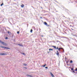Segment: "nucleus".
<instances>
[{
  "label": "nucleus",
  "mask_w": 77,
  "mask_h": 77,
  "mask_svg": "<svg viewBox=\"0 0 77 77\" xmlns=\"http://www.w3.org/2000/svg\"><path fill=\"white\" fill-rule=\"evenodd\" d=\"M62 50H63V52H64V49H63V48H62Z\"/></svg>",
  "instance_id": "nucleus-20"
},
{
  "label": "nucleus",
  "mask_w": 77,
  "mask_h": 77,
  "mask_svg": "<svg viewBox=\"0 0 77 77\" xmlns=\"http://www.w3.org/2000/svg\"><path fill=\"white\" fill-rule=\"evenodd\" d=\"M76 71H77V68H76V69L75 70Z\"/></svg>",
  "instance_id": "nucleus-28"
},
{
  "label": "nucleus",
  "mask_w": 77,
  "mask_h": 77,
  "mask_svg": "<svg viewBox=\"0 0 77 77\" xmlns=\"http://www.w3.org/2000/svg\"><path fill=\"white\" fill-rule=\"evenodd\" d=\"M19 33H20V32L19 31L17 32V33L18 34Z\"/></svg>",
  "instance_id": "nucleus-29"
},
{
  "label": "nucleus",
  "mask_w": 77,
  "mask_h": 77,
  "mask_svg": "<svg viewBox=\"0 0 77 77\" xmlns=\"http://www.w3.org/2000/svg\"><path fill=\"white\" fill-rule=\"evenodd\" d=\"M70 63H72V60H71L70 61Z\"/></svg>",
  "instance_id": "nucleus-18"
},
{
  "label": "nucleus",
  "mask_w": 77,
  "mask_h": 77,
  "mask_svg": "<svg viewBox=\"0 0 77 77\" xmlns=\"http://www.w3.org/2000/svg\"><path fill=\"white\" fill-rule=\"evenodd\" d=\"M18 45H19L20 47H23V45H20V44H18Z\"/></svg>",
  "instance_id": "nucleus-9"
},
{
  "label": "nucleus",
  "mask_w": 77,
  "mask_h": 77,
  "mask_svg": "<svg viewBox=\"0 0 77 77\" xmlns=\"http://www.w3.org/2000/svg\"><path fill=\"white\" fill-rule=\"evenodd\" d=\"M45 68L46 69H48V67H45Z\"/></svg>",
  "instance_id": "nucleus-25"
},
{
  "label": "nucleus",
  "mask_w": 77,
  "mask_h": 77,
  "mask_svg": "<svg viewBox=\"0 0 77 77\" xmlns=\"http://www.w3.org/2000/svg\"><path fill=\"white\" fill-rule=\"evenodd\" d=\"M27 77H32L33 76L32 75H30L29 74H27L26 75Z\"/></svg>",
  "instance_id": "nucleus-5"
},
{
  "label": "nucleus",
  "mask_w": 77,
  "mask_h": 77,
  "mask_svg": "<svg viewBox=\"0 0 77 77\" xmlns=\"http://www.w3.org/2000/svg\"><path fill=\"white\" fill-rule=\"evenodd\" d=\"M62 49V48H59V49H58V50H59V51H60V49Z\"/></svg>",
  "instance_id": "nucleus-11"
},
{
  "label": "nucleus",
  "mask_w": 77,
  "mask_h": 77,
  "mask_svg": "<svg viewBox=\"0 0 77 77\" xmlns=\"http://www.w3.org/2000/svg\"><path fill=\"white\" fill-rule=\"evenodd\" d=\"M45 25H47V23H46V22H45Z\"/></svg>",
  "instance_id": "nucleus-12"
},
{
  "label": "nucleus",
  "mask_w": 77,
  "mask_h": 77,
  "mask_svg": "<svg viewBox=\"0 0 77 77\" xmlns=\"http://www.w3.org/2000/svg\"><path fill=\"white\" fill-rule=\"evenodd\" d=\"M52 47H53L54 48H55V49H56V46H53Z\"/></svg>",
  "instance_id": "nucleus-10"
},
{
  "label": "nucleus",
  "mask_w": 77,
  "mask_h": 77,
  "mask_svg": "<svg viewBox=\"0 0 77 77\" xmlns=\"http://www.w3.org/2000/svg\"><path fill=\"white\" fill-rule=\"evenodd\" d=\"M40 18L42 19V17H40Z\"/></svg>",
  "instance_id": "nucleus-31"
},
{
  "label": "nucleus",
  "mask_w": 77,
  "mask_h": 77,
  "mask_svg": "<svg viewBox=\"0 0 77 77\" xmlns=\"http://www.w3.org/2000/svg\"><path fill=\"white\" fill-rule=\"evenodd\" d=\"M42 37H43V35H42Z\"/></svg>",
  "instance_id": "nucleus-33"
},
{
  "label": "nucleus",
  "mask_w": 77,
  "mask_h": 77,
  "mask_svg": "<svg viewBox=\"0 0 77 77\" xmlns=\"http://www.w3.org/2000/svg\"><path fill=\"white\" fill-rule=\"evenodd\" d=\"M57 56H59V52H58V51H57Z\"/></svg>",
  "instance_id": "nucleus-7"
},
{
  "label": "nucleus",
  "mask_w": 77,
  "mask_h": 77,
  "mask_svg": "<svg viewBox=\"0 0 77 77\" xmlns=\"http://www.w3.org/2000/svg\"><path fill=\"white\" fill-rule=\"evenodd\" d=\"M75 3H77V0H75Z\"/></svg>",
  "instance_id": "nucleus-16"
},
{
  "label": "nucleus",
  "mask_w": 77,
  "mask_h": 77,
  "mask_svg": "<svg viewBox=\"0 0 77 77\" xmlns=\"http://www.w3.org/2000/svg\"><path fill=\"white\" fill-rule=\"evenodd\" d=\"M64 17H65V16H64Z\"/></svg>",
  "instance_id": "nucleus-36"
},
{
  "label": "nucleus",
  "mask_w": 77,
  "mask_h": 77,
  "mask_svg": "<svg viewBox=\"0 0 77 77\" xmlns=\"http://www.w3.org/2000/svg\"><path fill=\"white\" fill-rule=\"evenodd\" d=\"M72 72H73V73H75V71L74 70V71H73Z\"/></svg>",
  "instance_id": "nucleus-27"
},
{
  "label": "nucleus",
  "mask_w": 77,
  "mask_h": 77,
  "mask_svg": "<svg viewBox=\"0 0 77 77\" xmlns=\"http://www.w3.org/2000/svg\"><path fill=\"white\" fill-rule=\"evenodd\" d=\"M26 68V69H27V68Z\"/></svg>",
  "instance_id": "nucleus-35"
},
{
  "label": "nucleus",
  "mask_w": 77,
  "mask_h": 77,
  "mask_svg": "<svg viewBox=\"0 0 77 77\" xmlns=\"http://www.w3.org/2000/svg\"><path fill=\"white\" fill-rule=\"evenodd\" d=\"M45 66H46V64H45L43 66H43V67H45Z\"/></svg>",
  "instance_id": "nucleus-15"
},
{
  "label": "nucleus",
  "mask_w": 77,
  "mask_h": 77,
  "mask_svg": "<svg viewBox=\"0 0 77 77\" xmlns=\"http://www.w3.org/2000/svg\"><path fill=\"white\" fill-rule=\"evenodd\" d=\"M72 30H73V29H72Z\"/></svg>",
  "instance_id": "nucleus-34"
},
{
  "label": "nucleus",
  "mask_w": 77,
  "mask_h": 77,
  "mask_svg": "<svg viewBox=\"0 0 77 77\" xmlns=\"http://www.w3.org/2000/svg\"><path fill=\"white\" fill-rule=\"evenodd\" d=\"M6 53H0V55L2 56H5V55H6Z\"/></svg>",
  "instance_id": "nucleus-2"
},
{
  "label": "nucleus",
  "mask_w": 77,
  "mask_h": 77,
  "mask_svg": "<svg viewBox=\"0 0 77 77\" xmlns=\"http://www.w3.org/2000/svg\"><path fill=\"white\" fill-rule=\"evenodd\" d=\"M1 47L2 48H4V49H9V48L8 47H5L2 46H1Z\"/></svg>",
  "instance_id": "nucleus-1"
},
{
  "label": "nucleus",
  "mask_w": 77,
  "mask_h": 77,
  "mask_svg": "<svg viewBox=\"0 0 77 77\" xmlns=\"http://www.w3.org/2000/svg\"><path fill=\"white\" fill-rule=\"evenodd\" d=\"M0 43H2V44H3V45H5V43L3 42H2L1 40H0Z\"/></svg>",
  "instance_id": "nucleus-3"
},
{
  "label": "nucleus",
  "mask_w": 77,
  "mask_h": 77,
  "mask_svg": "<svg viewBox=\"0 0 77 77\" xmlns=\"http://www.w3.org/2000/svg\"><path fill=\"white\" fill-rule=\"evenodd\" d=\"M49 51L51 50L52 51H53V49H52L50 48V49H49Z\"/></svg>",
  "instance_id": "nucleus-13"
},
{
  "label": "nucleus",
  "mask_w": 77,
  "mask_h": 77,
  "mask_svg": "<svg viewBox=\"0 0 77 77\" xmlns=\"http://www.w3.org/2000/svg\"><path fill=\"white\" fill-rule=\"evenodd\" d=\"M21 53V54H23V55H26V54H24V53Z\"/></svg>",
  "instance_id": "nucleus-14"
},
{
  "label": "nucleus",
  "mask_w": 77,
  "mask_h": 77,
  "mask_svg": "<svg viewBox=\"0 0 77 77\" xmlns=\"http://www.w3.org/2000/svg\"><path fill=\"white\" fill-rule=\"evenodd\" d=\"M50 74L51 75L52 77H54V75H53V73H52L51 72L50 73Z\"/></svg>",
  "instance_id": "nucleus-6"
},
{
  "label": "nucleus",
  "mask_w": 77,
  "mask_h": 77,
  "mask_svg": "<svg viewBox=\"0 0 77 77\" xmlns=\"http://www.w3.org/2000/svg\"><path fill=\"white\" fill-rule=\"evenodd\" d=\"M8 39V37H6L5 38V39Z\"/></svg>",
  "instance_id": "nucleus-24"
},
{
  "label": "nucleus",
  "mask_w": 77,
  "mask_h": 77,
  "mask_svg": "<svg viewBox=\"0 0 77 77\" xmlns=\"http://www.w3.org/2000/svg\"><path fill=\"white\" fill-rule=\"evenodd\" d=\"M21 8H24V5L22 4V5H21Z\"/></svg>",
  "instance_id": "nucleus-8"
},
{
  "label": "nucleus",
  "mask_w": 77,
  "mask_h": 77,
  "mask_svg": "<svg viewBox=\"0 0 77 77\" xmlns=\"http://www.w3.org/2000/svg\"><path fill=\"white\" fill-rule=\"evenodd\" d=\"M57 42H59L58 41H57Z\"/></svg>",
  "instance_id": "nucleus-32"
},
{
  "label": "nucleus",
  "mask_w": 77,
  "mask_h": 77,
  "mask_svg": "<svg viewBox=\"0 0 77 77\" xmlns=\"http://www.w3.org/2000/svg\"><path fill=\"white\" fill-rule=\"evenodd\" d=\"M75 33V32H74L73 33H72V35L73 36H75V37H77V35L74 34Z\"/></svg>",
  "instance_id": "nucleus-4"
},
{
  "label": "nucleus",
  "mask_w": 77,
  "mask_h": 77,
  "mask_svg": "<svg viewBox=\"0 0 77 77\" xmlns=\"http://www.w3.org/2000/svg\"><path fill=\"white\" fill-rule=\"evenodd\" d=\"M57 49H58V47H57L56 48L57 50Z\"/></svg>",
  "instance_id": "nucleus-30"
},
{
  "label": "nucleus",
  "mask_w": 77,
  "mask_h": 77,
  "mask_svg": "<svg viewBox=\"0 0 77 77\" xmlns=\"http://www.w3.org/2000/svg\"><path fill=\"white\" fill-rule=\"evenodd\" d=\"M8 34H9L11 33V32H10L9 31H8Z\"/></svg>",
  "instance_id": "nucleus-17"
},
{
  "label": "nucleus",
  "mask_w": 77,
  "mask_h": 77,
  "mask_svg": "<svg viewBox=\"0 0 77 77\" xmlns=\"http://www.w3.org/2000/svg\"><path fill=\"white\" fill-rule=\"evenodd\" d=\"M32 31H33V30H32V29H31V30H30V32L31 33H32Z\"/></svg>",
  "instance_id": "nucleus-19"
},
{
  "label": "nucleus",
  "mask_w": 77,
  "mask_h": 77,
  "mask_svg": "<svg viewBox=\"0 0 77 77\" xmlns=\"http://www.w3.org/2000/svg\"><path fill=\"white\" fill-rule=\"evenodd\" d=\"M46 26H47L48 27L49 26V25L48 24H47V25H46Z\"/></svg>",
  "instance_id": "nucleus-21"
},
{
  "label": "nucleus",
  "mask_w": 77,
  "mask_h": 77,
  "mask_svg": "<svg viewBox=\"0 0 77 77\" xmlns=\"http://www.w3.org/2000/svg\"><path fill=\"white\" fill-rule=\"evenodd\" d=\"M3 5V3H2L1 5V6H2V5Z\"/></svg>",
  "instance_id": "nucleus-23"
},
{
  "label": "nucleus",
  "mask_w": 77,
  "mask_h": 77,
  "mask_svg": "<svg viewBox=\"0 0 77 77\" xmlns=\"http://www.w3.org/2000/svg\"><path fill=\"white\" fill-rule=\"evenodd\" d=\"M23 65L24 66H26V65H27V64H24Z\"/></svg>",
  "instance_id": "nucleus-22"
},
{
  "label": "nucleus",
  "mask_w": 77,
  "mask_h": 77,
  "mask_svg": "<svg viewBox=\"0 0 77 77\" xmlns=\"http://www.w3.org/2000/svg\"><path fill=\"white\" fill-rule=\"evenodd\" d=\"M73 69H74L72 68L71 69L72 71H73Z\"/></svg>",
  "instance_id": "nucleus-26"
}]
</instances>
